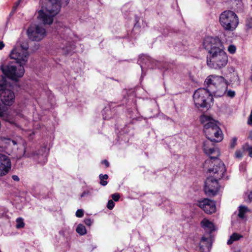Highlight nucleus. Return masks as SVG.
<instances>
[{"mask_svg": "<svg viewBox=\"0 0 252 252\" xmlns=\"http://www.w3.org/2000/svg\"><path fill=\"white\" fill-rule=\"evenodd\" d=\"M2 140L4 141L6 143L10 144L12 143L14 145L16 144V142L14 140H11L9 138H6L3 137L2 138Z\"/></svg>", "mask_w": 252, "mask_h": 252, "instance_id": "nucleus-26", "label": "nucleus"}, {"mask_svg": "<svg viewBox=\"0 0 252 252\" xmlns=\"http://www.w3.org/2000/svg\"><path fill=\"white\" fill-rule=\"evenodd\" d=\"M22 0H18V1H17L15 3V5L13 6V9H12V12H14L16 10V8L17 7H18V5L19 4L20 1H21Z\"/></svg>", "mask_w": 252, "mask_h": 252, "instance_id": "nucleus-33", "label": "nucleus"}, {"mask_svg": "<svg viewBox=\"0 0 252 252\" xmlns=\"http://www.w3.org/2000/svg\"><path fill=\"white\" fill-rule=\"evenodd\" d=\"M76 232L81 235H85L87 233V230L85 226L82 224H79L76 229Z\"/></svg>", "mask_w": 252, "mask_h": 252, "instance_id": "nucleus-19", "label": "nucleus"}, {"mask_svg": "<svg viewBox=\"0 0 252 252\" xmlns=\"http://www.w3.org/2000/svg\"><path fill=\"white\" fill-rule=\"evenodd\" d=\"M203 46L209 53L207 63L210 68L220 69L225 66L228 62V58L219 37H206L204 39Z\"/></svg>", "mask_w": 252, "mask_h": 252, "instance_id": "nucleus-2", "label": "nucleus"}, {"mask_svg": "<svg viewBox=\"0 0 252 252\" xmlns=\"http://www.w3.org/2000/svg\"><path fill=\"white\" fill-rule=\"evenodd\" d=\"M210 247V239L208 238L203 237L200 241V248L203 251L206 249L209 250Z\"/></svg>", "mask_w": 252, "mask_h": 252, "instance_id": "nucleus-16", "label": "nucleus"}, {"mask_svg": "<svg viewBox=\"0 0 252 252\" xmlns=\"http://www.w3.org/2000/svg\"><path fill=\"white\" fill-rule=\"evenodd\" d=\"M99 179L100 180V184L105 186L107 184V182L106 181L108 178V176L107 174L102 175L100 174L99 176Z\"/></svg>", "mask_w": 252, "mask_h": 252, "instance_id": "nucleus-21", "label": "nucleus"}, {"mask_svg": "<svg viewBox=\"0 0 252 252\" xmlns=\"http://www.w3.org/2000/svg\"><path fill=\"white\" fill-rule=\"evenodd\" d=\"M16 223H16V228H23V227H24V226L25 225V223L23 221V220L21 218L17 219Z\"/></svg>", "mask_w": 252, "mask_h": 252, "instance_id": "nucleus-23", "label": "nucleus"}, {"mask_svg": "<svg viewBox=\"0 0 252 252\" xmlns=\"http://www.w3.org/2000/svg\"><path fill=\"white\" fill-rule=\"evenodd\" d=\"M12 179L15 181H16V182H18L20 180V179L18 177V176L16 175H13L12 176Z\"/></svg>", "mask_w": 252, "mask_h": 252, "instance_id": "nucleus-36", "label": "nucleus"}, {"mask_svg": "<svg viewBox=\"0 0 252 252\" xmlns=\"http://www.w3.org/2000/svg\"><path fill=\"white\" fill-rule=\"evenodd\" d=\"M45 151V148H42L38 151H32L31 153H26L25 150L23 156L26 158H32L38 163L44 165L47 161V153Z\"/></svg>", "mask_w": 252, "mask_h": 252, "instance_id": "nucleus-12", "label": "nucleus"}, {"mask_svg": "<svg viewBox=\"0 0 252 252\" xmlns=\"http://www.w3.org/2000/svg\"><path fill=\"white\" fill-rule=\"evenodd\" d=\"M201 226L207 231L211 233L215 230L213 223L207 219H204L201 222Z\"/></svg>", "mask_w": 252, "mask_h": 252, "instance_id": "nucleus-15", "label": "nucleus"}, {"mask_svg": "<svg viewBox=\"0 0 252 252\" xmlns=\"http://www.w3.org/2000/svg\"><path fill=\"white\" fill-rule=\"evenodd\" d=\"M215 166H209L207 168L209 173L208 177L205 181L204 190L208 196H214L219 189L218 180L221 179L226 171L224 163L220 160H215Z\"/></svg>", "mask_w": 252, "mask_h": 252, "instance_id": "nucleus-3", "label": "nucleus"}, {"mask_svg": "<svg viewBox=\"0 0 252 252\" xmlns=\"http://www.w3.org/2000/svg\"><path fill=\"white\" fill-rule=\"evenodd\" d=\"M249 138L252 140V131L250 132Z\"/></svg>", "mask_w": 252, "mask_h": 252, "instance_id": "nucleus-42", "label": "nucleus"}, {"mask_svg": "<svg viewBox=\"0 0 252 252\" xmlns=\"http://www.w3.org/2000/svg\"><path fill=\"white\" fill-rule=\"evenodd\" d=\"M59 32H60L61 38L65 40L68 38V35L71 33V30L69 28H64L63 29H60Z\"/></svg>", "mask_w": 252, "mask_h": 252, "instance_id": "nucleus-17", "label": "nucleus"}, {"mask_svg": "<svg viewBox=\"0 0 252 252\" xmlns=\"http://www.w3.org/2000/svg\"><path fill=\"white\" fill-rule=\"evenodd\" d=\"M102 163L104 164L106 166V167H107L109 166V163L106 160H104L102 161Z\"/></svg>", "mask_w": 252, "mask_h": 252, "instance_id": "nucleus-37", "label": "nucleus"}, {"mask_svg": "<svg viewBox=\"0 0 252 252\" xmlns=\"http://www.w3.org/2000/svg\"><path fill=\"white\" fill-rule=\"evenodd\" d=\"M248 211V208L245 206H240L238 216L242 219L244 218L245 214Z\"/></svg>", "mask_w": 252, "mask_h": 252, "instance_id": "nucleus-22", "label": "nucleus"}, {"mask_svg": "<svg viewBox=\"0 0 252 252\" xmlns=\"http://www.w3.org/2000/svg\"><path fill=\"white\" fill-rule=\"evenodd\" d=\"M149 59L148 57L145 56H143L140 57V59L138 61L140 65V66L141 67L142 71H143V63H147V62H149Z\"/></svg>", "mask_w": 252, "mask_h": 252, "instance_id": "nucleus-20", "label": "nucleus"}, {"mask_svg": "<svg viewBox=\"0 0 252 252\" xmlns=\"http://www.w3.org/2000/svg\"><path fill=\"white\" fill-rule=\"evenodd\" d=\"M6 78L2 76L0 79V97L1 101L5 105H11L15 100V95L13 91L9 89Z\"/></svg>", "mask_w": 252, "mask_h": 252, "instance_id": "nucleus-10", "label": "nucleus"}, {"mask_svg": "<svg viewBox=\"0 0 252 252\" xmlns=\"http://www.w3.org/2000/svg\"><path fill=\"white\" fill-rule=\"evenodd\" d=\"M236 50V48L235 46H234V45H230L228 47V51L230 54H234Z\"/></svg>", "mask_w": 252, "mask_h": 252, "instance_id": "nucleus-25", "label": "nucleus"}, {"mask_svg": "<svg viewBox=\"0 0 252 252\" xmlns=\"http://www.w3.org/2000/svg\"><path fill=\"white\" fill-rule=\"evenodd\" d=\"M197 205L208 214L215 213L216 210L215 202L207 198L198 201Z\"/></svg>", "mask_w": 252, "mask_h": 252, "instance_id": "nucleus-13", "label": "nucleus"}, {"mask_svg": "<svg viewBox=\"0 0 252 252\" xmlns=\"http://www.w3.org/2000/svg\"><path fill=\"white\" fill-rule=\"evenodd\" d=\"M91 195V191L89 190H86L83 191V192L81 194V197H83L87 195Z\"/></svg>", "mask_w": 252, "mask_h": 252, "instance_id": "nucleus-31", "label": "nucleus"}, {"mask_svg": "<svg viewBox=\"0 0 252 252\" xmlns=\"http://www.w3.org/2000/svg\"><path fill=\"white\" fill-rule=\"evenodd\" d=\"M111 197L115 201H118L120 198V195L119 193H114L112 194Z\"/></svg>", "mask_w": 252, "mask_h": 252, "instance_id": "nucleus-29", "label": "nucleus"}, {"mask_svg": "<svg viewBox=\"0 0 252 252\" xmlns=\"http://www.w3.org/2000/svg\"><path fill=\"white\" fill-rule=\"evenodd\" d=\"M114 206H115V203L113 200H110L108 201L107 205V207L109 209L112 210L114 208Z\"/></svg>", "mask_w": 252, "mask_h": 252, "instance_id": "nucleus-27", "label": "nucleus"}, {"mask_svg": "<svg viewBox=\"0 0 252 252\" xmlns=\"http://www.w3.org/2000/svg\"><path fill=\"white\" fill-rule=\"evenodd\" d=\"M214 141L207 139L203 144V150L204 152L210 156V158L207 159L204 163V168H207L209 166H215V160H220L218 157L220 155L218 149L215 147Z\"/></svg>", "mask_w": 252, "mask_h": 252, "instance_id": "nucleus-9", "label": "nucleus"}, {"mask_svg": "<svg viewBox=\"0 0 252 252\" xmlns=\"http://www.w3.org/2000/svg\"><path fill=\"white\" fill-rule=\"evenodd\" d=\"M242 236L237 233H234L230 237L229 239L227 241V244L228 245L232 244L234 241L239 240Z\"/></svg>", "mask_w": 252, "mask_h": 252, "instance_id": "nucleus-18", "label": "nucleus"}, {"mask_svg": "<svg viewBox=\"0 0 252 252\" xmlns=\"http://www.w3.org/2000/svg\"><path fill=\"white\" fill-rule=\"evenodd\" d=\"M200 121L203 125V131L207 139L215 142H219L222 140V133L217 121L205 115L200 116Z\"/></svg>", "mask_w": 252, "mask_h": 252, "instance_id": "nucleus-6", "label": "nucleus"}, {"mask_svg": "<svg viewBox=\"0 0 252 252\" xmlns=\"http://www.w3.org/2000/svg\"><path fill=\"white\" fill-rule=\"evenodd\" d=\"M85 223L88 226H91L92 224V221L90 219H86L84 220Z\"/></svg>", "mask_w": 252, "mask_h": 252, "instance_id": "nucleus-34", "label": "nucleus"}, {"mask_svg": "<svg viewBox=\"0 0 252 252\" xmlns=\"http://www.w3.org/2000/svg\"><path fill=\"white\" fill-rule=\"evenodd\" d=\"M246 26L249 29H252V17H248L246 21Z\"/></svg>", "mask_w": 252, "mask_h": 252, "instance_id": "nucleus-24", "label": "nucleus"}, {"mask_svg": "<svg viewBox=\"0 0 252 252\" xmlns=\"http://www.w3.org/2000/svg\"><path fill=\"white\" fill-rule=\"evenodd\" d=\"M249 198H250V200H252V191H251L249 194Z\"/></svg>", "mask_w": 252, "mask_h": 252, "instance_id": "nucleus-43", "label": "nucleus"}, {"mask_svg": "<svg viewBox=\"0 0 252 252\" xmlns=\"http://www.w3.org/2000/svg\"><path fill=\"white\" fill-rule=\"evenodd\" d=\"M219 21L224 30L231 32L236 29L239 23L237 14L231 10H225L222 12L220 15Z\"/></svg>", "mask_w": 252, "mask_h": 252, "instance_id": "nucleus-7", "label": "nucleus"}, {"mask_svg": "<svg viewBox=\"0 0 252 252\" xmlns=\"http://www.w3.org/2000/svg\"><path fill=\"white\" fill-rule=\"evenodd\" d=\"M29 37L34 41H40L46 35L45 29L40 25L31 26L27 31Z\"/></svg>", "mask_w": 252, "mask_h": 252, "instance_id": "nucleus-11", "label": "nucleus"}, {"mask_svg": "<svg viewBox=\"0 0 252 252\" xmlns=\"http://www.w3.org/2000/svg\"><path fill=\"white\" fill-rule=\"evenodd\" d=\"M69 41H64V42H65L64 43H63L64 44L66 45L67 44V42H68Z\"/></svg>", "mask_w": 252, "mask_h": 252, "instance_id": "nucleus-44", "label": "nucleus"}, {"mask_svg": "<svg viewBox=\"0 0 252 252\" xmlns=\"http://www.w3.org/2000/svg\"><path fill=\"white\" fill-rule=\"evenodd\" d=\"M70 0H44L38 11L37 19L44 25H51L62 6H66Z\"/></svg>", "mask_w": 252, "mask_h": 252, "instance_id": "nucleus-4", "label": "nucleus"}, {"mask_svg": "<svg viewBox=\"0 0 252 252\" xmlns=\"http://www.w3.org/2000/svg\"><path fill=\"white\" fill-rule=\"evenodd\" d=\"M247 146L246 150L248 152L249 156L252 158V146L249 145Z\"/></svg>", "mask_w": 252, "mask_h": 252, "instance_id": "nucleus-30", "label": "nucleus"}, {"mask_svg": "<svg viewBox=\"0 0 252 252\" xmlns=\"http://www.w3.org/2000/svg\"><path fill=\"white\" fill-rule=\"evenodd\" d=\"M193 99L196 107L208 109L211 107L213 98L207 90L200 88L194 92Z\"/></svg>", "mask_w": 252, "mask_h": 252, "instance_id": "nucleus-8", "label": "nucleus"}, {"mask_svg": "<svg viewBox=\"0 0 252 252\" xmlns=\"http://www.w3.org/2000/svg\"><path fill=\"white\" fill-rule=\"evenodd\" d=\"M61 48L64 51H67V52H68L69 50L70 49H69L67 47V46H66V47H64V46H63V47H61Z\"/></svg>", "mask_w": 252, "mask_h": 252, "instance_id": "nucleus-39", "label": "nucleus"}, {"mask_svg": "<svg viewBox=\"0 0 252 252\" xmlns=\"http://www.w3.org/2000/svg\"><path fill=\"white\" fill-rule=\"evenodd\" d=\"M4 47V44L2 41H0V50H1Z\"/></svg>", "mask_w": 252, "mask_h": 252, "instance_id": "nucleus-38", "label": "nucleus"}, {"mask_svg": "<svg viewBox=\"0 0 252 252\" xmlns=\"http://www.w3.org/2000/svg\"><path fill=\"white\" fill-rule=\"evenodd\" d=\"M11 167L9 158L2 154H0V177L6 175Z\"/></svg>", "mask_w": 252, "mask_h": 252, "instance_id": "nucleus-14", "label": "nucleus"}, {"mask_svg": "<svg viewBox=\"0 0 252 252\" xmlns=\"http://www.w3.org/2000/svg\"><path fill=\"white\" fill-rule=\"evenodd\" d=\"M76 216L78 218H81L84 215V211L82 209H78L76 212Z\"/></svg>", "mask_w": 252, "mask_h": 252, "instance_id": "nucleus-28", "label": "nucleus"}, {"mask_svg": "<svg viewBox=\"0 0 252 252\" xmlns=\"http://www.w3.org/2000/svg\"><path fill=\"white\" fill-rule=\"evenodd\" d=\"M237 138L236 137H234L232 138V142L230 144V147L232 148H233L236 145Z\"/></svg>", "mask_w": 252, "mask_h": 252, "instance_id": "nucleus-32", "label": "nucleus"}, {"mask_svg": "<svg viewBox=\"0 0 252 252\" xmlns=\"http://www.w3.org/2000/svg\"><path fill=\"white\" fill-rule=\"evenodd\" d=\"M235 157L237 158H240L242 157V153L240 151H236L235 152Z\"/></svg>", "mask_w": 252, "mask_h": 252, "instance_id": "nucleus-35", "label": "nucleus"}, {"mask_svg": "<svg viewBox=\"0 0 252 252\" xmlns=\"http://www.w3.org/2000/svg\"><path fill=\"white\" fill-rule=\"evenodd\" d=\"M205 83L215 96L220 97L226 94L227 96L232 98L235 95V91L231 90L227 91V81L221 76L210 75L207 77Z\"/></svg>", "mask_w": 252, "mask_h": 252, "instance_id": "nucleus-5", "label": "nucleus"}, {"mask_svg": "<svg viewBox=\"0 0 252 252\" xmlns=\"http://www.w3.org/2000/svg\"><path fill=\"white\" fill-rule=\"evenodd\" d=\"M28 48V44L25 42L16 45L11 50L9 56L11 59L15 60L16 63L5 66H1L3 73L8 78L16 81L23 76L25 72L24 65L26 64L29 57Z\"/></svg>", "mask_w": 252, "mask_h": 252, "instance_id": "nucleus-1", "label": "nucleus"}, {"mask_svg": "<svg viewBox=\"0 0 252 252\" xmlns=\"http://www.w3.org/2000/svg\"><path fill=\"white\" fill-rule=\"evenodd\" d=\"M104 112L106 113V114H109L111 113V110H110V109L109 108H107L105 110H104Z\"/></svg>", "mask_w": 252, "mask_h": 252, "instance_id": "nucleus-40", "label": "nucleus"}, {"mask_svg": "<svg viewBox=\"0 0 252 252\" xmlns=\"http://www.w3.org/2000/svg\"><path fill=\"white\" fill-rule=\"evenodd\" d=\"M0 252H1L0 250Z\"/></svg>", "mask_w": 252, "mask_h": 252, "instance_id": "nucleus-45", "label": "nucleus"}, {"mask_svg": "<svg viewBox=\"0 0 252 252\" xmlns=\"http://www.w3.org/2000/svg\"><path fill=\"white\" fill-rule=\"evenodd\" d=\"M111 117L109 116H107V115H104L103 114V118L104 119H105V120H109V119H110Z\"/></svg>", "mask_w": 252, "mask_h": 252, "instance_id": "nucleus-41", "label": "nucleus"}]
</instances>
